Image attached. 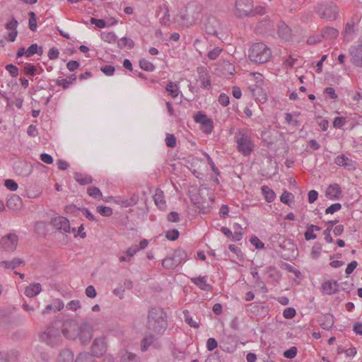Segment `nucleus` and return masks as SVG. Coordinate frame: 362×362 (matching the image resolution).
I'll list each match as a JSON object with an SVG mask.
<instances>
[{
	"label": "nucleus",
	"mask_w": 362,
	"mask_h": 362,
	"mask_svg": "<svg viewBox=\"0 0 362 362\" xmlns=\"http://www.w3.org/2000/svg\"><path fill=\"white\" fill-rule=\"evenodd\" d=\"M165 141L168 147L174 148L176 146V138L172 134H166Z\"/></svg>",
	"instance_id": "obj_53"
},
{
	"label": "nucleus",
	"mask_w": 362,
	"mask_h": 362,
	"mask_svg": "<svg viewBox=\"0 0 362 362\" xmlns=\"http://www.w3.org/2000/svg\"><path fill=\"white\" fill-rule=\"evenodd\" d=\"M320 230H321V228L317 226H315L313 224H310V225L308 226L307 230L305 233V240H315L317 238V235L315 233H314V231L315 230L320 231Z\"/></svg>",
	"instance_id": "obj_31"
},
{
	"label": "nucleus",
	"mask_w": 362,
	"mask_h": 362,
	"mask_svg": "<svg viewBox=\"0 0 362 362\" xmlns=\"http://www.w3.org/2000/svg\"><path fill=\"white\" fill-rule=\"evenodd\" d=\"M35 54H39L41 55L42 54V49L41 47H38L37 44H32L27 49V57H30Z\"/></svg>",
	"instance_id": "obj_43"
},
{
	"label": "nucleus",
	"mask_w": 362,
	"mask_h": 362,
	"mask_svg": "<svg viewBox=\"0 0 362 362\" xmlns=\"http://www.w3.org/2000/svg\"><path fill=\"white\" fill-rule=\"evenodd\" d=\"M18 25V23L14 18H12L11 21L6 24V28L7 30H11V32L6 37V40L7 41L14 42L16 40V38L18 35V32L16 30Z\"/></svg>",
	"instance_id": "obj_18"
},
{
	"label": "nucleus",
	"mask_w": 362,
	"mask_h": 362,
	"mask_svg": "<svg viewBox=\"0 0 362 362\" xmlns=\"http://www.w3.org/2000/svg\"><path fill=\"white\" fill-rule=\"evenodd\" d=\"M29 28L32 31H35L37 29V19L34 12L30 11L29 13Z\"/></svg>",
	"instance_id": "obj_57"
},
{
	"label": "nucleus",
	"mask_w": 362,
	"mask_h": 362,
	"mask_svg": "<svg viewBox=\"0 0 362 362\" xmlns=\"http://www.w3.org/2000/svg\"><path fill=\"white\" fill-rule=\"evenodd\" d=\"M6 205L11 209H18L22 205L21 198L18 195L13 194L7 200Z\"/></svg>",
	"instance_id": "obj_28"
},
{
	"label": "nucleus",
	"mask_w": 362,
	"mask_h": 362,
	"mask_svg": "<svg viewBox=\"0 0 362 362\" xmlns=\"http://www.w3.org/2000/svg\"><path fill=\"white\" fill-rule=\"evenodd\" d=\"M76 362H95V359L94 355L85 352L77 356Z\"/></svg>",
	"instance_id": "obj_38"
},
{
	"label": "nucleus",
	"mask_w": 362,
	"mask_h": 362,
	"mask_svg": "<svg viewBox=\"0 0 362 362\" xmlns=\"http://www.w3.org/2000/svg\"><path fill=\"white\" fill-rule=\"evenodd\" d=\"M42 339L47 344L54 346L61 343L62 337L57 328L49 327L42 334Z\"/></svg>",
	"instance_id": "obj_8"
},
{
	"label": "nucleus",
	"mask_w": 362,
	"mask_h": 362,
	"mask_svg": "<svg viewBox=\"0 0 362 362\" xmlns=\"http://www.w3.org/2000/svg\"><path fill=\"white\" fill-rule=\"evenodd\" d=\"M168 327L166 315L163 309L152 308L148 315L147 328L156 336H161Z\"/></svg>",
	"instance_id": "obj_2"
},
{
	"label": "nucleus",
	"mask_w": 362,
	"mask_h": 362,
	"mask_svg": "<svg viewBox=\"0 0 362 362\" xmlns=\"http://www.w3.org/2000/svg\"><path fill=\"white\" fill-rule=\"evenodd\" d=\"M252 130L248 129H238L234 135V140L238 151L245 156L250 155L255 148L252 140Z\"/></svg>",
	"instance_id": "obj_3"
},
{
	"label": "nucleus",
	"mask_w": 362,
	"mask_h": 362,
	"mask_svg": "<svg viewBox=\"0 0 362 362\" xmlns=\"http://www.w3.org/2000/svg\"><path fill=\"white\" fill-rule=\"evenodd\" d=\"M117 45L120 49H132L134 47V43L132 39L123 37L118 40Z\"/></svg>",
	"instance_id": "obj_36"
},
{
	"label": "nucleus",
	"mask_w": 362,
	"mask_h": 362,
	"mask_svg": "<svg viewBox=\"0 0 362 362\" xmlns=\"http://www.w3.org/2000/svg\"><path fill=\"white\" fill-rule=\"evenodd\" d=\"M165 237L170 240H175L179 237V231L176 229L168 230Z\"/></svg>",
	"instance_id": "obj_62"
},
{
	"label": "nucleus",
	"mask_w": 362,
	"mask_h": 362,
	"mask_svg": "<svg viewBox=\"0 0 362 362\" xmlns=\"http://www.w3.org/2000/svg\"><path fill=\"white\" fill-rule=\"evenodd\" d=\"M94 356H100L107 351V339L105 337H100L95 339L91 346Z\"/></svg>",
	"instance_id": "obj_14"
},
{
	"label": "nucleus",
	"mask_w": 362,
	"mask_h": 362,
	"mask_svg": "<svg viewBox=\"0 0 362 362\" xmlns=\"http://www.w3.org/2000/svg\"><path fill=\"white\" fill-rule=\"evenodd\" d=\"M252 83L264 84L263 76L259 73L250 74Z\"/></svg>",
	"instance_id": "obj_56"
},
{
	"label": "nucleus",
	"mask_w": 362,
	"mask_h": 362,
	"mask_svg": "<svg viewBox=\"0 0 362 362\" xmlns=\"http://www.w3.org/2000/svg\"><path fill=\"white\" fill-rule=\"evenodd\" d=\"M294 196L292 193L285 191L282 193L280 197V200L281 202L290 205V203L293 201Z\"/></svg>",
	"instance_id": "obj_50"
},
{
	"label": "nucleus",
	"mask_w": 362,
	"mask_h": 362,
	"mask_svg": "<svg viewBox=\"0 0 362 362\" xmlns=\"http://www.w3.org/2000/svg\"><path fill=\"white\" fill-rule=\"evenodd\" d=\"M87 193L90 197H92L94 199H98L103 196L100 189L96 187H91L88 188Z\"/></svg>",
	"instance_id": "obj_49"
},
{
	"label": "nucleus",
	"mask_w": 362,
	"mask_h": 362,
	"mask_svg": "<svg viewBox=\"0 0 362 362\" xmlns=\"http://www.w3.org/2000/svg\"><path fill=\"white\" fill-rule=\"evenodd\" d=\"M180 251H177L172 257H167L162 261V266L167 269H174L181 261L179 257L180 256Z\"/></svg>",
	"instance_id": "obj_17"
},
{
	"label": "nucleus",
	"mask_w": 362,
	"mask_h": 362,
	"mask_svg": "<svg viewBox=\"0 0 362 362\" xmlns=\"http://www.w3.org/2000/svg\"><path fill=\"white\" fill-rule=\"evenodd\" d=\"M52 306H53V311L56 312L62 310L64 307V304L61 299L57 298L53 300Z\"/></svg>",
	"instance_id": "obj_58"
},
{
	"label": "nucleus",
	"mask_w": 362,
	"mask_h": 362,
	"mask_svg": "<svg viewBox=\"0 0 362 362\" xmlns=\"http://www.w3.org/2000/svg\"><path fill=\"white\" fill-rule=\"evenodd\" d=\"M296 314V310L293 308H287L283 312V316L286 319H292Z\"/></svg>",
	"instance_id": "obj_61"
},
{
	"label": "nucleus",
	"mask_w": 362,
	"mask_h": 362,
	"mask_svg": "<svg viewBox=\"0 0 362 362\" xmlns=\"http://www.w3.org/2000/svg\"><path fill=\"white\" fill-rule=\"evenodd\" d=\"M6 70L8 71L12 77H16L18 75V69L13 64H8L6 66Z\"/></svg>",
	"instance_id": "obj_63"
},
{
	"label": "nucleus",
	"mask_w": 362,
	"mask_h": 362,
	"mask_svg": "<svg viewBox=\"0 0 362 362\" xmlns=\"http://www.w3.org/2000/svg\"><path fill=\"white\" fill-rule=\"evenodd\" d=\"M194 119L197 123L200 124L201 129L206 134H211L214 129V122L202 112H198L194 116Z\"/></svg>",
	"instance_id": "obj_10"
},
{
	"label": "nucleus",
	"mask_w": 362,
	"mask_h": 362,
	"mask_svg": "<svg viewBox=\"0 0 362 362\" xmlns=\"http://www.w3.org/2000/svg\"><path fill=\"white\" fill-rule=\"evenodd\" d=\"M31 166L25 162L19 163L16 167V172L23 176H28L31 173Z\"/></svg>",
	"instance_id": "obj_30"
},
{
	"label": "nucleus",
	"mask_w": 362,
	"mask_h": 362,
	"mask_svg": "<svg viewBox=\"0 0 362 362\" xmlns=\"http://www.w3.org/2000/svg\"><path fill=\"white\" fill-rule=\"evenodd\" d=\"M75 179L80 185H87L93 182V178L89 175H83L80 173L75 174Z\"/></svg>",
	"instance_id": "obj_41"
},
{
	"label": "nucleus",
	"mask_w": 362,
	"mask_h": 362,
	"mask_svg": "<svg viewBox=\"0 0 362 362\" xmlns=\"http://www.w3.org/2000/svg\"><path fill=\"white\" fill-rule=\"evenodd\" d=\"M78 324L73 320H68L64 322L62 333L65 337L75 340L77 339Z\"/></svg>",
	"instance_id": "obj_13"
},
{
	"label": "nucleus",
	"mask_w": 362,
	"mask_h": 362,
	"mask_svg": "<svg viewBox=\"0 0 362 362\" xmlns=\"http://www.w3.org/2000/svg\"><path fill=\"white\" fill-rule=\"evenodd\" d=\"M326 197L331 200L339 199L341 197V189L338 184L330 185L325 192Z\"/></svg>",
	"instance_id": "obj_20"
},
{
	"label": "nucleus",
	"mask_w": 362,
	"mask_h": 362,
	"mask_svg": "<svg viewBox=\"0 0 362 362\" xmlns=\"http://www.w3.org/2000/svg\"><path fill=\"white\" fill-rule=\"evenodd\" d=\"M191 281L203 291H210L211 285L207 284V276H199L191 279Z\"/></svg>",
	"instance_id": "obj_27"
},
{
	"label": "nucleus",
	"mask_w": 362,
	"mask_h": 362,
	"mask_svg": "<svg viewBox=\"0 0 362 362\" xmlns=\"http://www.w3.org/2000/svg\"><path fill=\"white\" fill-rule=\"evenodd\" d=\"M351 60L352 63L362 67V45L352 47L350 49Z\"/></svg>",
	"instance_id": "obj_19"
},
{
	"label": "nucleus",
	"mask_w": 362,
	"mask_h": 362,
	"mask_svg": "<svg viewBox=\"0 0 362 362\" xmlns=\"http://www.w3.org/2000/svg\"><path fill=\"white\" fill-rule=\"evenodd\" d=\"M165 89L173 98H177L179 95L180 90L177 85L175 83H168Z\"/></svg>",
	"instance_id": "obj_37"
},
{
	"label": "nucleus",
	"mask_w": 362,
	"mask_h": 362,
	"mask_svg": "<svg viewBox=\"0 0 362 362\" xmlns=\"http://www.w3.org/2000/svg\"><path fill=\"white\" fill-rule=\"evenodd\" d=\"M277 33L279 37L284 41H290L291 40V30L284 22L278 24Z\"/></svg>",
	"instance_id": "obj_22"
},
{
	"label": "nucleus",
	"mask_w": 362,
	"mask_h": 362,
	"mask_svg": "<svg viewBox=\"0 0 362 362\" xmlns=\"http://www.w3.org/2000/svg\"><path fill=\"white\" fill-rule=\"evenodd\" d=\"M220 348L225 352L231 353L235 350L236 344L234 339L228 336L221 341Z\"/></svg>",
	"instance_id": "obj_24"
},
{
	"label": "nucleus",
	"mask_w": 362,
	"mask_h": 362,
	"mask_svg": "<svg viewBox=\"0 0 362 362\" xmlns=\"http://www.w3.org/2000/svg\"><path fill=\"white\" fill-rule=\"evenodd\" d=\"M155 340V337L153 335H149L144 337L141 344V349L142 351H146L148 348L153 344Z\"/></svg>",
	"instance_id": "obj_42"
},
{
	"label": "nucleus",
	"mask_w": 362,
	"mask_h": 362,
	"mask_svg": "<svg viewBox=\"0 0 362 362\" xmlns=\"http://www.w3.org/2000/svg\"><path fill=\"white\" fill-rule=\"evenodd\" d=\"M338 35V30L332 27H327L322 30V37L324 38L335 39Z\"/></svg>",
	"instance_id": "obj_32"
},
{
	"label": "nucleus",
	"mask_w": 362,
	"mask_h": 362,
	"mask_svg": "<svg viewBox=\"0 0 362 362\" xmlns=\"http://www.w3.org/2000/svg\"><path fill=\"white\" fill-rule=\"evenodd\" d=\"M341 209V204L340 203H335L327 207L325 209V213L333 214L334 213L339 211Z\"/></svg>",
	"instance_id": "obj_59"
},
{
	"label": "nucleus",
	"mask_w": 362,
	"mask_h": 362,
	"mask_svg": "<svg viewBox=\"0 0 362 362\" xmlns=\"http://www.w3.org/2000/svg\"><path fill=\"white\" fill-rule=\"evenodd\" d=\"M233 228L234 230V233L233 235L232 241L236 242L240 240L243 235V227L239 223H235L233 224Z\"/></svg>",
	"instance_id": "obj_35"
},
{
	"label": "nucleus",
	"mask_w": 362,
	"mask_h": 362,
	"mask_svg": "<svg viewBox=\"0 0 362 362\" xmlns=\"http://www.w3.org/2000/svg\"><path fill=\"white\" fill-rule=\"evenodd\" d=\"M334 163L339 166L344 167L348 170H354L357 167L356 161L349 158L344 154L338 156L334 159Z\"/></svg>",
	"instance_id": "obj_15"
},
{
	"label": "nucleus",
	"mask_w": 362,
	"mask_h": 362,
	"mask_svg": "<svg viewBox=\"0 0 362 362\" xmlns=\"http://www.w3.org/2000/svg\"><path fill=\"white\" fill-rule=\"evenodd\" d=\"M346 123V119L343 117H337L333 121V127L337 129H341Z\"/></svg>",
	"instance_id": "obj_55"
},
{
	"label": "nucleus",
	"mask_w": 362,
	"mask_h": 362,
	"mask_svg": "<svg viewBox=\"0 0 362 362\" xmlns=\"http://www.w3.org/2000/svg\"><path fill=\"white\" fill-rule=\"evenodd\" d=\"M121 359L123 362L134 361L136 360V356L129 351H124L121 355Z\"/></svg>",
	"instance_id": "obj_52"
},
{
	"label": "nucleus",
	"mask_w": 362,
	"mask_h": 362,
	"mask_svg": "<svg viewBox=\"0 0 362 362\" xmlns=\"http://www.w3.org/2000/svg\"><path fill=\"white\" fill-rule=\"evenodd\" d=\"M57 362H74V354L69 349L62 350L57 358Z\"/></svg>",
	"instance_id": "obj_29"
},
{
	"label": "nucleus",
	"mask_w": 362,
	"mask_h": 362,
	"mask_svg": "<svg viewBox=\"0 0 362 362\" xmlns=\"http://www.w3.org/2000/svg\"><path fill=\"white\" fill-rule=\"evenodd\" d=\"M37 71L36 67L32 64L27 63L23 66V71L25 75L33 76Z\"/></svg>",
	"instance_id": "obj_45"
},
{
	"label": "nucleus",
	"mask_w": 362,
	"mask_h": 362,
	"mask_svg": "<svg viewBox=\"0 0 362 362\" xmlns=\"http://www.w3.org/2000/svg\"><path fill=\"white\" fill-rule=\"evenodd\" d=\"M42 291L41 284L39 283L31 284L25 289V295L27 297L33 298L38 295Z\"/></svg>",
	"instance_id": "obj_26"
},
{
	"label": "nucleus",
	"mask_w": 362,
	"mask_h": 362,
	"mask_svg": "<svg viewBox=\"0 0 362 362\" xmlns=\"http://www.w3.org/2000/svg\"><path fill=\"white\" fill-rule=\"evenodd\" d=\"M101 39L103 41L107 42L108 43H112L116 41L117 37H116V35H115V33H113L104 32V33H101Z\"/></svg>",
	"instance_id": "obj_47"
},
{
	"label": "nucleus",
	"mask_w": 362,
	"mask_h": 362,
	"mask_svg": "<svg viewBox=\"0 0 362 362\" xmlns=\"http://www.w3.org/2000/svg\"><path fill=\"white\" fill-rule=\"evenodd\" d=\"M252 95L261 103H264L267 100L266 90L263 87L257 89H252Z\"/></svg>",
	"instance_id": "obj_34"
},
{
	"label": "nucleus",
	"mask_w": 362,
	"mask_h": 362,
	"mask_svg": "<svg viewBox=\"0 0 362 362\" xmlns=\"http://www.w3.org/2000/svg\"><path fill=\"white\" fill-rule=\"evenodd\" d=\"M203 7L200 4L192 2L182 8L177 16V22L185 28L196 24L202 17Z\"/></svg>",
	"instance_id": "obj_1"
},
{
	"label": "nucleus",
	"mask_w": 362,
	"mask_h": 362,
	"mask_svg": "<svg viewBox=\"0 0 362 362\" xmlns=\"http://www.w3.org/2000/svg\"><path fill=\"white\" fill-rule=\"evenodd\" d=\"M198 78L197 81L201 83V86L205 89H209L211 87V80L209 73L206 68L200 66L197 68Z\"/></svg>",
	"instance_id": "obj_16"
},
{
	"label": "nucleus",
	"mask_w": 362,
	"mask_h": 362,
	"mask_svg": "<svg viewBox=\"0 0 362 362\" xmlns=\"http://www.w3.org/2000/svg\"><path fill=\"white\" fill-rule=\"evenodd\" d=\"M205 32L211 35L218 37V30L221 28L220 21L214 16L207 17L203 23Z\"/></svg>",
	"instance_id": "obj_11"
},
{
	"label": "nucleus",
	"mask_w": 362,
	"mask_h": 362,
	"mask_svg": "<svg viewBox=\"0 0 362 362\" xmlns=\"http://www.w3.org/2000/svg\"><path fill=\"white\" fill-rule=\"evenodd\" d=\"M139 66L141 69L146 71H153L155 69L154 65L151 62L144 59H142L139 61Z\"/></svg>",
	"instance_id": "obj_46"
},
{
	"label": "nucleus",
	"mask_w": 362,
	"mask_h": 362,
	"mask_svg": "<svg viewBox=\"0 0 362 362\" xmlns=\"http://www.w3.org/2000/svg\"><path fill=\"white\" fill-rule=\"evenodd\" d=\"M252 8V0H236L233 13L238 18L249 16L255 13Z\"/></svg>",
	"instance_id": "obj_6"
},
{
	"label": "nucleus",
	"mask_w": 362,
	"mask_h": 362,
	"mask_svg": "<svg viewBox=\"0 0 362 362\" xmlns=\"http://www.w3.org/2000/svg\"><path fill=\"white\" fill-rule=\"evenodd\" d=\"M261 189L265 200L267 202H272L275 199L276 194L268 186L264 185L262 187Z\"/></svg>",
	"instance_id": "obj_33"
},
{
	"label": "nucleus",
	"mask_w": 362,
	"mask_h": 362,
	"mask_svg": "<svg viewBox=\"0 0 362 362\" xmlns=\"http://www.w3.org/2000/svg\"><path fill=\"white\" fill-rule=\"evenodd\" d=\"M222 51L221 48L216 47L208 52L207 57L211 60H215L220 56Z\"/></svg>",
	"instance_id": "obj_51"
},
{
	"label": "nucleus",
	"mask_w": 362,
	"mask_h": 362,
	"mask_svg": "<svg viewBox=\"0 0 362 362\" xmlns=\"http://www.w3.org/2000/svg\"><path fill=\"white\" fill-rule=\"evenodd\" d=\"M18 242V236L14 233H10L1 238L0 250L8 252L14 251L17 247Z\"/></svg>",
	"instance_id": "obj_9"
},
{
	"label": "nucleus",
	"mask_w": 362,
	"mask_h": 362,
	"mask_svg": "<svg viewBox=\"0 0 362 362\" xmlns=\"http://www.w3.org/2000/svg\"><path fill=\"white\" fill-rule=\"evenodd\" d=\"M183 314L185 322L187 323L191 327L196 329L199 327V322L193 320L192 317L189 315V313L187 310H185L183 311Z\"/></svg>",
	"instance_id": "obj_40"
},
{
	"label": "nucleus",
	"mask_w": 362,
	"mask_h": 362,
	"mask_svg": "<svg viewBox=\"0 0 362 362\" xmlns=\"http://www.w3.org/2000/svg\"><path fill=\"white\" fill-rule=\"evenodd\" d=\"M322 292L326 295H332L339 290V284L335 281H327L322 284Z\"/></svg>",
	"instance_id": "obj_23"
},
{
	"label": "nucleus",
	"mask_w": 362,
	"mask_h": 362,
	"mask_svg": "<svg viewBox=\"0 0 362 362\" xmlns=\"http://www.w3.org/2000/svg\"><path fill=\"white\" fill-rule=\"evenodd\" d=\"M222 67L223 71V73L226 76H231L235 71V66L228 61H225L223 62Z\"/></svg>",
	"instance_id": "obj_39"
},
{
	"label": "nucleus",
	"mask_w": 362,
	"mask_h": 362,
	"mask_svg": "<svg viewBox=\"0 0 362 362\" xmlns=\"http://www.w3.org/2000/svg\"><path fill=\"white\" fill-rule=\"evenodd\" d=\"M322 250V245L319 243H315V245L312 247V250H311V253H310L311 257L313 259L319 258Z\"/></svg>",
	"instance_id": "obj_44"
},
{
	"label": "nucleus",
	"mask_w": 362,
	"mask_h": 362,
	"mask_svg": "<svg viewBox=\"0 0 362 362\" xmlns=\"http://www.w3.org/2000/svg\"><path fill=\"white\" fill-rule=\"evenodd\" d=\"M298 349L296 346H292L284 352V356L286 358L292 359L297 355Z\"/></svg>",
	"instance_id": "obj_54"
},
{
	"label": "nucleus",
	"mask_w": 362,
	"mask_h": 362,
	"mask_svg": "<svg viewBox=\"0 0 362 362\" xmlns=\"http://www.w3.org/2000/svg\"><path fill=\"white\" fill-rule=\"evenodd\" d=\"M339 8L332 2H326L318 4L317 13L318 15L327 21H334L339 16Z\"/></svg>",
	"instance_id": "obj_5"
},
{
	"label": "nucleus",
	"mask_w": 362,
	"mask_h": 362,
	"mask_svg": "<svg viewBox=\"0 0 362 362\" xmlns=\"http://www.w3.org/2000/svg\"><path fill=\"white\" fill-rule=\"evenodd\" d=\"M54 228L62 233H70L71 230L69 221L64 216H57L52 219ZM75 232V228L72 229Z\"/></svg>",
	"instance_id": "obj_12"
},
{
	"label": "nucleus",
	"mask_w": 362,
	"mask_h": 362,
	"mask_svg": "<svg viewBox=\"0 0 362 362\" xmlns=\"http://www.w3.org/2000/svg\"><path fill=\"white\" fill-rule=\"evenodd\" d=\"M97 211L103 216L109 217L112 214V209L109 206H99L97 207Z\"/></svg>",
	"instance_id": "obj_48"
},
{
	"label": "nucleus",
	"mask_w": 362,
	"mask_h": 362,
	"mask_svg": "<svg viewBox=\"0 0 362 362\" xmlns=\"http://www.w3.org/2000/svg\"><path fill=\"white\" fill-rule=\"evenodd\" d=\"M204 362H222L221 356L218 352L210 354Z\"/></svg>",
	"instance_id": "obj_60"
},
{
	"label": "nucleus",
	"mask_w": 362,
	"mask_h": 362,
	"mask_svg": "<svg viewBox=\"0 0 362 362\" xmlns=\"http://www.w3.org/2000/svg\"><path fill=\"white\" fill-rule=\"evenodd\" d=\"M153 201L156 206L161 211H165L167 209V204L165 199V196L163 192L157 188L155 190V194L153 195Z\"/></svg>",
	"instance_id": "obj_21"
},
{
	"label": "nucleus",
	"mask_w": 362,
	"mask_h": 362,
	"mask_svg": "<svg viewBox=\"0 0 362 362\" xmlns=\"http://www.w3.org/2000/svg\"><path fill=\"white\" fill-rule=\"evenodd\" d=\"M318 322L320 326L326 330L330 329L334 324V317L329 313H327L320 316Z\"/></svg>",
	"instance_id": "obj_25"
},
{
	"label": "nucleus",
	"mask_w": 362,
	"mask_h": 362,
	"mask_svg": "<svg viewBox=\"0 0 362 362\" xmlns=\"http://www.w3.org/2000/svg\"><path fill=\"white\" fill-rule=\"evenodd\" d=\"M271 56V49L262 42L253 44L250 47L248 52L250 60L256 64H264L267 62Z\"/></svg>",
	"instance_id": "obj_4"
},
{
	"label": "nucleus",
	"mask_w": 362,
	"mask_h": 362,
	"mask_svg": "<svg viewBox=\"0 0 362 362\" xmlns=\"http://www.w3.org/2000/svg\"><path fill=\"white\" fill-rule=\"evenodd\" d=\"M80 308H81V303H80L79 300H71L66 305V308L68 310H74V311L77 310Z\"/></svg>",
	"instance_id": "obj_64"
},
{
	"label": "nucleus",
	"mask_w": 362,
	"mask_h": 362,
	"mask_svg": "<svg viewBox=\"0 0 362 362\" xmlns=\"http://www.w3.org/2000/svg\"><path fill=\"white\" fill-rule=\"evenodd\" d=\"M93 326L90 322L83 321L77 325V339L83 344H88L93 337Z\"/></svg>",
	"instance_id": "obj_7"
}]
</instances>
